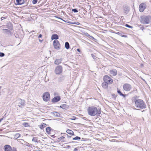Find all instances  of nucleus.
Wrapping results in <instances>:
<instances>
[{
	"label": "nucleus",
	"instance_id": "obj_1",
	"mask_svg": "<svg viewBox=\"0 0 151 151\" xmlns=\"http://www.w3.org/2000/svg\"><path fill=\"white\" fill-rule=\"evenodd\" d=\"M135 107L137 108L135 109H143L146 108L147 106L143 100L138 99L135 100Z\"/></svg>",
	"mask_w": 151,
	"mask_h": 151
},
{
	"label": "nucleus",
	"instance_id": "obj_2",
	"mask_svg": "<svg viewBox=\"0 0 151 151\" xmlns=\"http://www.w3.org/2000/svg\"><path fill=\"white\" fill-rule=\"evenodd\" d=\"M88 114L91 116L96 115L98 113V110L96 107L91 106L88 108Z\"/></svg>",
	"mask_w": 151,
	"mask_h": 151
},
{
	"label": "nucleus",
	"instance_id": "obj_3",
	"mask_svg": "<svg viewBox=\"0 0 151 151\" xmlns=\"http://www.w3.org/2000/svg\"><path fill=\"white\" fill-rule=\"evenodd\" d=\"M151 19V17L150 15L142 17H141V22L144 24H149Z\"/></svg>",
	"mask_w": 151,
	"mask_h": 151
},
{
	"label": "nucleus",
	"instance_id": "obj_4",
	"mask_svg": "<svg viewBox=\"0 0 151 151\" xmlns=\"http://www.w3.org/2000/svg\"><path fill=\"white\" fill-rule=\"evenodd\" d=\"M43 99L44 101H47L50 99V93L48 92L44 93L43 95Z\"/></svg>",
	"mask_w": 151,
	"mask_h": 151
},
{
	"label": "nucleus",
	"instance_id": "obj_5",
	"mask_svg": "<svg viewBox=\"0 0 151 151\" xmlns=\"http://www.w3.org/2000/svg\"><path fill=\"white\" fill-rule=\"evenodd\" d=\"M63 71V68L61 66H57L55 68V71L56 74H60Z\"/></svg>",
	"mask_w": 151,
	"mask_h": 151
},
{
	"label": "nucleus",
	"instance_id": "obj_6",
	"mask_svg": "<svg viewBox=\"0 0 151 151\" xmlns=\"http://www.w3.org/2000/svg\"><path fill=\"white\" fill-rule=\"evenodd\" d=\"M104 81L107 82L109 84H111L113 81V80L108 76H105L103 78Z\"/></svg>",
	"mask_w": 151,
	"mask_h": 151
},
{
	"label": "nucleus",
	"instance_id": "obj_7",
	"mask_svg": "<svg viewBox=\"0 0 151 151\" xmlns=\"http://www.w3.org/2000/svg\"><path fill=\"white\" fill-rule=\"evenodd\" d=\"M147 7L146 5L144 3H142L139 5V10L140 12H143Z\"/></svg>",
	"mask_w": 151,
	"mask_h": 151
},
{
	"label": "nucleus",
	"instance_id": "obj_8",
	"mask_svg": "<svg viewBox=\"0 0 151 151\" xmlns=\"http://www.w3.org/2000/svg\"><path fill=\"white\" fill-rule=\"evenodd\" d=\"M123 88L125 91H129L132 89V86L130 84L128 83H126L124 85Z\"/></svg>",
	"mask_w": 151,
	"mask_h": 151
},
{
	"label": "nucleus",
	"instance_id": "obj_9",
	"mask_svg": "<svg viewBox=\"0 0 151 151\" xmlns=\"http://www.w3.org/2000/svg\"><path fill=\"white\" fill-rule=\"evenodd\" d=\"M60 44L58 41L57 40H55L53 41V46L56 49H58L60 48Z\"/></svg>",
	"mask_w": 151,
	"mask_h": 151
},
{
	"label": "nucleus",
	"instance_id": "obj_10",
	"mask_svg": "<svg viewBox=\"0 0 151 151\" xmlns=\"http://www.w3.org/2000/svg\"><path fill=\"white\" fill-rule=\"evenodd\" d=\"M18 101L19 102L18 106L19 107L22 108L25 105V101L24 100L20 99Z\"/></svg>",
	"mask_w": 151,
	"mask_h": 151
},
{
	"label": "nucleus",
	"instance_id": "obj_11",
	"mask_svg": "<svg viewBox=\"0 0 151 151\" xmlns=\"http://www.w3.org/2000/svg\"><path fill=\"white\" fill-rule=\"evenodd\" d=\"M61 99L59 96H57L54 97L52 100V103H55L59 101Z\"/></svg>",
	"mask_w": 151,
	"mask_h": 151
},
{
	"label": "nucleus",
	"instance_id": "obj_12",
	"mask_svg": "<svg viewBox=\"0 0 151 151\" xmlns=\"http://www.w3.org/2000/svg\"><path fill=\"white\" fill-rule=\"evenodd\" d=\"M5 151H11L12 149L11 147L9 145H6L4 147Z\"/></svg>",
	"mask_w": 151,
	"mask_h": 151
},
{
	"label": "nucleus",
	"instance_id": "obj_13",
	"mask_svg": "<svg viewBox=\"0 0 151 151\" xmlns=\"http://www.w3.org/2000/svg\"><path fill=\"white\" fill-rule=\"evenodd\" d=\"M110 73V74L113 76L116 75L117 74V70L114 69L111 70Z\"/></svg>",
	"mask_w": 151,
	"mask_h": 151
},
{
	"label": "nucleus",
	"instance_id": "obj_14",
	"mask_svg": "<svg viewBox=\"0 0 151 151\" xmlns=\"http://www.w3.org/2000/svg\"><path fill=\"white\" fill-rule=\"evenodd\" d=\"M62 61V59L61 58L57 59L55 60L54 63L56 65H58L61 63Z\"/></svg>",
	"mask_w": 151,
	"mask_h": 151
},
{
	"label": "nucleus",
	"instance_id": "obj_15",
	"mask_svg": "<svg viewBox=\"0 0 151 151\" xmlns=\"http://www.w3.org/2000/svg\"><path fill=\"white\" fill-rule=\"evenodd\" d=\"M6 27L9 30H12L13 29V26L11 23H7L6 25Z\"/></svg>",
	"mask_w": 151,
	"mask_h": 151
},
{
	"label": "nucleus",
	"instance_id": "obj_16",
	"mask_svg": "<svg viewBox=\"0 0 151 151\" xmlns=\"http://www.w3.org/2000/svg\"><path fill=\"white\" fill-rule=\"evenodd\" d=\"M51 114L55 116L59 117L60 116V114L59 113L55 111L52 112Z\"/></svg>",
	"mask_w": 151,
	"mask_h": 151
},
{
	"label": "nucleus",
	"instance_id": "obj_17",
	"mask_svg": "<svg viewBox=\"0 0 151 151\" xmlns=\"http://www.w3.org/2000/svg\"><path fill=\"white\" fill-rule=\"evenodd\" d=\"M58 39V35L56 34H53L51 36V39L53 40L54 39Z\"/></svg>",
	"mask_w": 151,
	"mask_h": 151
},
{
	"label": "nucleus",
	"instance_id": "obj_18",
	"mask_svg": "<svg viewBox=\"0 0 151 151\" xmlns=\"http://www.w3.org/2000/svg\"><path fill=\"white\" fill-rule=\"evenodd\" d=\"M16 1L18 5H22L24 3V0H16Z\"/></svg>",
	"mask_w": 151,
	"mask_h": 151
},
{
	"label": "nucleus",
	"instance_id": "obj_19",
	"mask_svg": "<svg viewBox=\"0 0 151 151\" xmlns=\"http://www.w3.org/2000/svg\"><path fill=\"white\" fill-rule=\"evenodd\" d=\"M108 83L107 82L104 81V82L102 84V86L103 87L105 88H107L108 87Z\"/></svg>",
	"mask_w": 151,
	"mask_h": 151
},
{
	"label": "nucleus",
	"instance_id": "obj_20",
	"mask_svg": "<svg viewBox=\"0 0 151 151\" xmlns=\"http://www.w3.org/2000/svg\"><path fill=\"white\" fill-rule=\"evenodd\" d=\"M65 138V137L64 136V134H63V135L62 136L58 139V141H61L62 142H65V141L64 140V139Z\"/></svg>",
	"mask_w": 151,
	"mask_h": 151
},
{
	"label": "nucleus",
	"instance_id": "obj_21",
	"mask_svg": "<svg viewBox=\"0 0 151 151\" xmlns=\"http://www.w3.org/2000/svg\"><path fill=\"white\" fill-rule=\"evenodd\" d=\"M66 132L71 135H74L73 132L72 130H69V129L67 130Z\"/></svg>",
	"mask_w": 151,
	"mask_h": 151
},
{
	"label": "nucleus",
	"instance_id": "obj_22",
	"mask_svg": "<svg viewBox=\"0 0 151 151\" xmlns=\"http://www.w3.org/2000/svg\"><path fill=\"white\" fill-rule=\"evenodd\" d=\"M65 47L67 49H68L70 48V45L68 42H66L65 43Z\"/></svg>",
	"mask_w": 151,
	"mask_h": 151
},
{
	"label": "nucleus",
	"instance_id": "obj_23",
	"mask_svg": "<svg viewBox=\"0 0 151 151\" xmlns=\"http://www.w3.org/2000/svg\"><path fill=\"white\" fill-rule=\"evenodd\" d=\"M3 31H4L3 32L5 33L8 34L9 33H11V31L9 29H3Z\"/></svg>",
	"mask_w": 151,
	"mask_h": 151
},
{
	"label": "nucleus",
	"instance_id": "obj_24",
	"mask_svg": "<svg viewBox=\"0 0 151 151\" xmlns=\"http://www.w3.org/2000/svg\"><path fill=\"white\" fill-rule=\"evenodd\" d=\"M46 126V124L44 123L41 124V125L40 126V128L41 129H42Z\"/></svg>",
	"mask_w": 151,
	"mask_h": 151
},
{
	"label": "nucleus",
	"instance_id": "obj_25",
	"mask_svg": "<svg viewBox=\"0 0 151 151\" xmlns=\"http://www.w3.org/2000/svg\"><path fill=\"white\" fill-rule=\"evenodd\" d=\"M32 142H38V139L37 138V137H33L32 140Z\"/></svg>",
	"mask_w": 151,
	"mask_h": 151
},
{
	"label": "nucleus",
	"instance_id": "obj_26",
	"mask_svg": "<svg viewBox=\"0 0 151 151\" xmlns=\"http://www.w3.org/2000/svg\"><path fill=\"white\" fill-rule=\"evenodd\" d=\"M46 131L47 134H50V128L49 127H47L46 128Z\"/></svg>",
	"mask_w": 151,
	"mask_h": 151
},
{
	"label": "nucleus",
	"instance_id": "obj_27",
	"mask_svg": "<svg viewBox=\"0 0 151 151\" xmlns=\"http://www.w3.org/2000/svg\"><path fill=\"white\" fill-rule=\"evenodd\" d=\"M61 134H64V136L65 137V138L66 137H67L68 139L72 138V137H71L70 136H69L67 134L65 133H61Z\"/></svg>",
	"mask_w": 151,
	"mask_h": 151
},
{
	"label": "nucleus",
	"instance_id": "obj_28",
	"mask_svg": "<svg viewBox=\"0 0 151 151\" xmlns=\"http://www.w3.org/2000/svg\"><path fill=\"white\" fill-rule=\"evenodd\" d=\"M60 107L63 109H65L67 107V106L65 104H63L61 106H60Z\"/></svg>",
	"mask_w": 151,
	"mask_h": 151
},
{
	"label": "nucleus",
	"instance_id": "obj_29",
	"mask_svg": "<svg viewBox=\"0 0 151 151\" xmlns=\"http://www.w3.org/2000/svg\"><path fill=\"white\" fill-rule=\"evenodd\" d=\"M117 91V93L119 94L120 96H122L124 97H125V95L123 94L120 90H118Z\"/></svg>",
	"mask_w": 151,
	"mask_h": 151
},
{
	"label": "nucleus",
	"instance_id": "obj_30",
	"mask_svg": "<svg viewBox=\"0 0 151 151\" xmlns=\"http://www.w3.org/2000/svg\"><path fill=\"white\" fill-rule=\"evenodd\" d=\"M81 139V138L78 136H76V137L72 138V139L74 140H76L78 139Z\"/></svg>",
	"mask_w": 151,
	"mask_h": 151
},
{
	"label": "nucleus",
	"instance_id": "obj_31",
	"mask_svg": "<svg viewBox=\"0 0 151 151\" xmlns=\"http://www.w3.org/2000/svg\"><path fill=\"white\" fill-rule=\"evenodd\" d=\"M23 125L24 126L26 127H28L29 126V124L28 123H24Z\"/></svg>",
	"mask_w": 151,
	"mask_h": 151
},
{
	"label": "nucleus",
	"instance_id": "obj_32",
	"mask_svg": "<svg viewBox=\"0 0 151 151\" xmlns=\"http://www.w3.org/2000/svg\"><path fill=\"white\" fill-rule=\"evenodd\" d=\"M37 0H33L32 1V3L33 4H35L37 3Z\"/></svg>",
	"mask_w": 151,
	"mask_h": 151
},
{
	"label": "nucleus",
	"instance_id": "obj_33",
	"mask_svg": "<svg viewBox=\"0 0 151 151\" xmlns=\"http://www.w3.org/2000/svg\"><path fill=\"white\" fill-rule=\"evenodd\" d=\"M7 18V17H2L1 18V21H2L4 19H6Z\"/></svg>",
	"mask_w": 151,
	"mask_h": 151
},
{
	"label": "nucleus",
	"instance_id": "obj_34",
	"mask_svg": "<svg viewBox=\"0 0 151 151\" xmlns=\"http://www.w3.org/2000/svg\"><path fill=\"white\" fill-rule=\"evenodd\" d=\"M72 11L73 12L75 13H76L78 12V11L76 9H72Z\"/></svg>",
	"mask_w": 151,
	"mask_h": 151
},
{
	"label": "nucleus",
	"instance_id": "obj_35",
	"mask_svg": "<svg viewBox=\"0 0 151 151\" xmlns=\"http://www.w3.org/2000/svg\"><path fill=\"white\" fill-rule=\"evenodd\" d=\"M125 26L127 27H128V28H133V27L131 26H130L128 24H126L125 25Z\"/></svg>",
	"mask_w": 151,
	"mask_h": 151
},
{
	"label": "nucleus",
	"instance_id": "obj_36",
	"mask_svg": "<svg viewBox=\"0 0 151 151\" xmlns=\"http://www.w3.org/2000/svg\"><path fill=\"white\" fill-rule=\"evenodd\" d=\"M4 56V54L3 52H1L0 53V56L1 57H3Z\"/></svg>",
	"mask_w": 151,
	"mask_h": 151
},
{
	"label": "nucleus",
	"instance_id": "obj_37",
	"mask_svg": "<svg viewBox=\"0 0 151 151\" xmlns=\"http://www.w3.org/2000/svg\"><path fill=\"white\" fill-rule=\"evenodd\" d=\"M18 141L19 142L22 143L24 141V140L22 139H18Z\"/></svg>",
	"mask_w": 151,
	"mask_h": 151
},
{
	"label": "nucleus",
	"instance_id": "obj_38",
	"mask_svg": "<svg viewBox=\"0 0 151 151\" xmlns=\"http://www.w3.org/2000/svg\"><path fill=\"white\" fill-rule=\"evenodd\" d=\"M73 24H76L77 25H79L80 24V23L78 22H73Z\"/></svg>",
	"mask_w": 151,
	"mask_h": 151
},
{
	"label": "nucleus",
	"instance_id": "obj_39",
	"mask_svg": "<svg viewBox=\"0 0 151 151\" xmlns=\"http://www.w3.org/2000/svg\"><path fill=\"white\" fill-rule=\"evenodd\" d=\"M76 117L74 116H73L70 119L72 120H75L76 119Z\"/></svg>",
	"mask_w": 151,
	"mask_h": 151
},
{
	"label": "nucleus",
	"instance_id": "obj_40",
	"mask_svg": "<svg viewBox=\"0 0 151 151\" xmlns=\"http://www.w3.org/2000/svg\"><path fill=\"white\" fill-rule=\"evenodd\" d=\"M15 136L16 137H17V138H18L20 136V134L19 133H17L16 134Z\"/></svg>",
	"mask_w": 151,
	"mask_h": 151
},
{
	"label": "nucleus",
	"instance_id": "obj_41",
	"mask_svg": "<svg viewBox=\"0 0 151 151\" xmlns=\"http://www.w3.org/2000/svg\"><path fill=\"white\" fill-rule=\"evenodd\" d=\"M67 22L68 23L70 24H73V22H71L69 21H68V22Z\"/></svg>",
	"mask_w": 151,
	"mask_h": 151
},
{
	"label": "nucleus",
	"instance_id": "obj_42",
	"mask_svg": "<svg viewBox=\"0 0 151 151\" xmlns=\"http://www.w3.org/2000/svg\"><path fill=\"white\" fill-rule=\"evenodd\" d=\"M42 35L41 34H40L39 35V36H38V38H41L42 37Z\"/></svg>",
	"mask_w": 151,
	"mask_h": 151
},
{
	"label": "nucleus",
	"instance_id": "obj_43",
	"mask_svg": "<svg viewBox=\"0 0 151 151\" xmlns=\"http://www.w3.org/2000/svg\"><path fill=\"white\" fill-rule=\"evenodd\" d=\"M12 151H17L16 149L15 148H13V150Z\"/></svg>",
	"mask_w": 151,
	"mask_h": 151
},
{
	"label": "nucleus",
	"instance_id": "obj_44",
	"mask_svg": "<svg viewBox=\"0 0 151 151\" xmlns=\"http://www.w3.org/2000/svg\"><path fill=\"white\" fill-rule=\"evenodd\" d=\"M125 11H126V13H127L129 12V10L127 9Z\"/></svg>",
	"mask_w": 151,
	"mask_h": 151
},
{
	"label": "nucleus",
	"instance_id": "obj_45",
	"mask_svg": "<svg viewBox=\"0 0 151 151\" xmlns=\"http://www.w3.org/2000/svg\"><path fill=\"white\" fill-rule=\"evenodd\" d=\"M78 149L76 148H74V151H77Z\"/></svg>",
	"mask_w": 151,
	"mask_h": 151
},
{
	"label": "nucleus",
	"instance_id": "obj_46",
	"mask_svg": "<svg viewBox=\"0 0 151 151\" xmlns=\"http://www.w3.org/2000/svg\"><path fill=\"white\" fill-rule=\"evenodd\" d=\"M77 50L79 52H80V51H81L79 49H77Z\"/></svg>",
	"mask_w": 151,
	"mask_h": 151
},
{
	"label": "nucleus",
	"instance_id": "obj_47",
	"mask_svg": "<svg viewBox=\"0 0 151 151\" xmlns=\"http://www.w3.org/2000/svg\"><path fill=\"white\" fill-rule=\"evenodd\" d=\"M122 37H127V36L126 35H123L122 36Z\"/></svg>",
	"mask_w": 151,
	"mask_h": 151
},
{
	"label": "nucleus",
	"instance_id": "obj_48",
	"mask_svg": "<svg viewBox=\"0 0 151 151\" xmlns=\"http://www.w3.org/2000/svg\"><path fill=\"white\" fill-rule=\"evenodd\" d=\"M3 118H1L0 119V122L3 120Z\"/></svg>",
	"mask_w": 151,
	"mask_h": 151
},
{
	"label": "nucleus",
	"instance_id": "obj_49",
	"mask_svg": "<svg viewBox=\"0 0 151 151\" xmlns=\"http://www.w3.org/2000/svg\"><path fill=\"white\" fill-rule=\"evenodd\" d=\"M39 41L40 42H42V40H41L40 39H39Z\"/></svg>",
	"mask_w": 151,
	"mask_h": 151
},
{
	"label": "nucleus",
	"instance_id": "obj_50",
	"mask_svg": "<svg viewBox=\"0 0 151 151\" xmlns=\"http://www.w3.org/2000/svg\"><path fill=\"white\" fill-rule=\"evenodd\" d=\"M32 32H35V31H32Z\"/></svg>",
	"mask_w": 151,
	"mask_h": 151
},
{
	"label": "nucleus",
	"instance_id": "obj_51",
	"mask_svg": "<svg viewBox=\"0 0 151 151\" xmlns=\"http://www.w3.org/2000/svg\"><path fill=\"white\" fill-rule=\"evenodd\" d=\"M67 147H70V146H67Z\"/></svg>",
	"mask_w": 151,
	"mask_h": 151
},
{
	"label": "nucleus",
	"instance_id": "obj_52",
	"mask_svg": "<svg viewBox=\"0 0 151 151\" xmlns=\"http://www.w3.org/2000/svg\"><path fill=\"white\" fill-rule=\"evenodd\" d=\"M91 55H92V56H93V54H91Z\"/></svg>",
	"mask_w": 151,
	"mask_h": 151
},
{
	"label": "nucleus",
	"instance_id": "obj_53",
	"mask_svg": "<svg viewBox=\"0 0 151 151\" xmlns=\"http://www.w3.org/2000/svg\"><path fill=\"white\" fill-rule=\"evenodd\" d=\"M91 37H92V38H93V37L92 36H91Z\"/></svg>",
	"mask_w": 151,
	"mask_h": 151
},
{
	"label": "nucleus",
	"instance_id": "obj_54",
	"mask_svg": "<svg viewBox=\"0 0 151 151\" xmlns=\"http://www.w3.org/2000/svg\"><path fill=\"white\" fill-rule=\"evenodd\" d=\"M119 32H118V33H117V34H119Z\"/></svg>",
	"mask_w": 151,
	"mask_h": 151
}]
</instances>
